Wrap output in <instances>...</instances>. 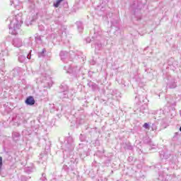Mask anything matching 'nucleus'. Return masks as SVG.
<instances>
[{
  "mask_svg": "<svg viewBox=\"0 0 181 181\" xmlns=\"http://www.w3.org/2000/svg\"><path fill=\"white\" fill-rule=\"evenodd\" d=\"M22 13H18V11H13L11 16L8 17V21L10 24L8 25L9 33L11 35H17L18 30L21 29V26H22V23L23 21H22Z\"/></svg>",
  "mask_w": 181,
  "mask_h": 181,
  "instance_id": "nucleus-1",
  "label": "nucleus"
},
{
  "mask_svg": "<svg viewBox=\"0 0 181 181\" xmlns=\"http://www.w3.org/2000/svg\"><path fill=\"white\" fill-rule=\"evenodd\" d=\"M35 19H36V13L32 16V13H30L26 20L27 25H32V22H33Z\"/></svg>",
  "mask_w": 181,
  "mask_h": 181,
  "instance_id": "nucleus-2",
  "label": "nucleus"
},
{
  "mask_svg": "<svg viewBox=\"0 0 181 181\" xmlns=\"http://www.w3.org/2000/svg\"><path fill=\"white\" fill-rule=\"evenodd\" d=\"M13 45L15 46V47H21V46L23 45L22 40L19 38H15L13 40Z\"/></svg>",
  "mask_w": 181,
  "mask_h": 181,
  "instance_id": "nucleus-3",
  "label": "nucleus"
},
{
  "mask_svg": "<svg viewBox=\"0 0 181 181\" xmlns=\"http://www.w3.org/2000/svg\"><path fill=\"white\" fill-rule=\"evenodd\" d=\"M25 103L27 105H33L35 104V99L33 97L30 96L26 99Z\"/></svg>",
  "mask_w": 181,
  "mask_h": 181,
  "instance_id": "nucleus-4",
  "label": "nucleus"
},
{
  "mask_svg": "<svg viewBox=\"0 0 181 181\" xmlns=\"http://www.w3.org/2000/svg\"><path fill=\"white\" fill-rule=\"evenodd\" d=\"M65 70H66L67 73H76V71H77V70H76V69H72L71 67H69L67 69V66H64Z\"/></svg>",
  "mask_w": 181,
  "mask_h": 181,
  "instance_id": "nucleus-5",
  "label": "nucleus"
},
{
  "mask_svg": "<svg viewBox=\"0 0 181 181\" xmlns=\"http://www.w3.org/2000/svg\"><path fill=\"white\" fill-rule=\"evenodd\" d=\"M25 60H26V57H25V55H19L18 61L21 63H23Z\"/></svg>",
  "mask_w": 181,
  "mask_h": 181,
  "instance_id": "nucleus-6",
  "label": "nucleus"
},
{
  "mask_svg": "<svg viewBox=\"0 0 181 181\" xmlns=\"http://www.w3.org/2000/svg\"><path fill=\"white\" fill-rule=\"evenodd\" d=\"M62 2H63V0H57L56 3H54V6L55 8H59L60 4H62Z\"/></svg>",
  "mask_w": 181,
  "mask_h": 181,
  "instance_id": "nucleus-7",
  "label": "nucleus"
},
{
  "mask_svg": "<svg viewBox=\"0 0 181 181\" xmlns=\"http://www.w3.org/2000/svg\"><path fill=\"white\" fill-rule=\"evenodd\" d=\"M46 49H43L41 52L38 53V57H44Z\"/></svg>",
  "mask_w": 181,
  "mask_h": 181,
  "instance_id": "nucleus-8",
  "label": "nucleus"
},
{
  "mask_svg": "<svg viewBox=\"0 0 181 181\" xmlns=\"http://www.w3.org/2000/svg\"><path fill=\"white\" fill-rule=\"evenodd\" d=\"M11 5H14V6L16 8V6H18V0L11 1Z\"/></svg>",
  "mask_w": 181,
  "mask_h": 181,
  "instance_id": "nucleus-9",
  "label": "nucleus"
},
{
  "mask_svg": "<svg viewBox=\"0 0 181 181\" xmlns=\"http://www.w3.org/2000/svg\"><path fill=\"white\" fill-rule=\"evenodd\" d=\"M169 87L170 88H176V82L170 83Z\"/></svg>",
  "mask_w": 181,
  "mask_h": 181,
  "instance_id": "nucleus-10",
  "label": "nucleus"
},
{
  "mask_svg": "<svg viewBox=\"0 0 181 181\" xmlns=\"http://www.w3.org/2000/svg\"><path fill=\"white\" fill-rule=\"evenodd\" d=\"M65 54H66L65 52H60L59 55L61 57L62 60H63V59H64V56H65Z\"/></svg>",
  "mask_w": 181,
  "mask_h": 181,
  "instance_id": "nucleus-11",
  "label": "nucleus"
},
{
  "mask_svg": "<svg viewBox=\"0 0 181 181\" xmlns=\"http://www.w3.org/2000/svg\"><path fill=\"white\" fill-rule=\"evenodd\" d=\"M143 127L146 129H149V124H148V123H145Z\"/></svg>",
  "mask_w": 181,
  "mask_h": 181,
  "instance_id": "nucleus-12",
  "label": "nucleus"
},
{
  "mask_svg": "<svg viewBox=\"0 0 181 181\" xmlns=\"http://www.w3.org/2000/svg\"><path fill=\"white\" fill-rule=\"evenodd\" d=\"M1 169H2V157L0 156V172Z\"/></svg>",
  "mask_w": 181,
  "mask_h": 181,
  "instance_id": "nucleus-13",
  "label": "nucleus"
},
{
  "mask_svg": "<svg viewBox=\"0 0 181 181\" xmlns=\"http://www.w3.org/2000/svg\"><path fill=\"white\" fill-rule=\"evenodd\" d=\"M77 23L80 25V27H78V30H79V32H81V30H83V26L80 23Z\"/></svg>",
  "mask_w": 181,
  "mask_h": 181,
  "instance_id": "nucleus-14",
  "label": "nucleus"
},
{
  "mask_svg": "<svg viewBox=\"0 0 181 181\" xmlns=\"http://www.w3.org/2000/svg\"><path fill=\"white\" fill-rule=\"evenodd\" d=\"M19 136H21V134H19V133H17V141L18 139H19Z\"/></svg>",
  "mask_w": 181,
  "mask_h": 181,
  "instance_id": "nucleus-15",
  "label": "nucleus"
},
{
  "mask_svg": "<svg viewBox=\"0 0 181 181\" xmlns=\"http://www.w3.org/2000/svg\"><path fill=\"white\" fill-rule=\"evenodd\" d=\"M27 59H30V54H28V55H27Z\"/></svg>",
  "mask_w": 181,
  "mask_h": 181,
  "instance_id": "nucleus-16",
  "label": "nucleus"
},
{
  "mask_svg": "<svg viewBox=\"0 0 181 181\" xmlns=\"http://www.w3.org/2000/svg\"><path fill=\"white\" fill-rule=\"evenodd\" d=\"M62 94H63L64 95H66V94H67V92H64Z\"/></svg>",
  "mask_w": 181,
  "mask_h": 181,
  "instance_id": "nucleus-17",
  "label": "nucleus"
},
{
  "mask_svg": "<svg viewBox=\"0 0 181 181\" xmlns=\"http://www.w3.org/2000/svg\"><path fill=\"white\" fill-rule=\"evenodd\" d=\"M180 132H181V127H180Z\"/></svg>",
  "mask_w": 181,
  "mask_h": 181,
  "instance_id": "nucleus-18",
  "label": "nucleus"
}]
</instances>
